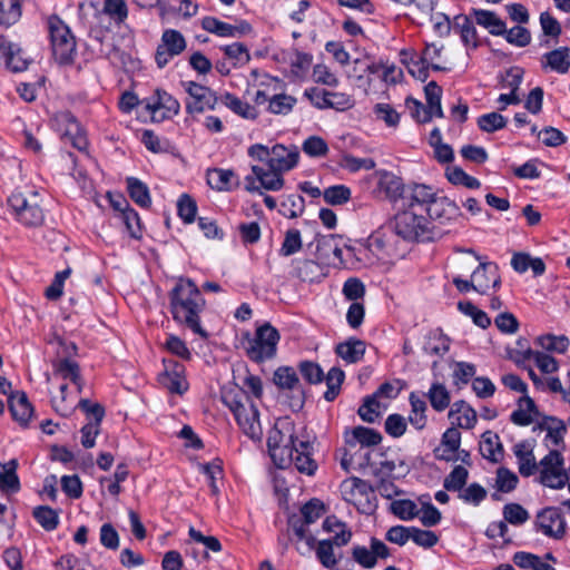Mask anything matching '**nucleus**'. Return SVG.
I'll use <instances>...</instances> for the list:
<instances>
[{"label": "nucleus", "instance_id": "obj_1", "mask_svg": "<svg viewBox=\"0 0 570 570\" xmlns=\"http://www.w3.org/2000/svg\"><path fill=\"white\" fill-rule=\"evenodd\" d=\"M168 297L173 320L200 337L207 338L208 333L200 325V314L205 309L206 301L195 282L180 277L169 292Z\"/></svg>", "mask_w": 570, "mask_h": 570}, {"label": "nucleus", "instance_id": "obj_2", "mask_svg": "<svg viewBox=\"0 0 570 570\" xmlns=\"http://www.w3.org/2000/svg\"><path fill=\"white\" fill-rule=\"evenodd\" d=\"M386 232L394 233L406 242H433L441 237L432 222L417 210H400L384 226L380 227L372 236L371 242L379 248H385L390 245V238Z\"/></svg>", "mask_w": 570, "mask_h": 570}, {"label": "nucleus", "instance_id": "obj_3", "mask_svg": "<svg viewBox=\"0 0 570 570\" xmlns=\"http://www.w3.org/2000/svg\"><path fill=\"white\" fill-rule=\"evenodd\" d=\"M223 403L233 412L240 430L253 441H261L263 429L259 421V412L249 397L238 389L224 390Z\"/></svg>", "mask_w": 570, "mask_h": 570}, {"label": "nucleus", "instance_id": "obj_4", "mask_svg": "<svg viewBox=\"0 0 570 570\" xmlns=\"http://www.w3.org/2000/svg\"><path fill=\"white\" fill-rule=\"evenodd\" d=\"M47 26L55 60L59 65L72 63L77 45L70 28L57 14H52L48 18Z\"/></svg>", "mask_w": 570, "mask_h": 570}, {"label": "nucleus", "instance_id": "obj_5", "mask_svg": "<svg viewBox=\"0 0 570 570\" xmlns=\"http://www.w3.org/2000/svg\"><path fill=\"white\" fill-rule=\"evenodd\" d=\"M281 335L269 323L258 326L252 338L244 343L246 355L256 363L272 360L277 352Z\"/></svg>", "mask_w": 570, "mask_h": 570}, {"label": "nucleus", "instance_id": "obj_6", "mask_svg": "<svg viewBox=\"0 0 570 570\" xmlns=\"http://www.w3.org/2000/svg\"><path fill=\"white\" fill-rule=\"evenodd\" d=\"M299 439L294 435V425L284 423L281 426L276 424L268 433L267 448L269 455L279 469H285L291 464V448Z\"/></svg>", "mask_w": 570, "mask_h": 570}, {"label": "nucleus", "instance_id": "obj_7", "mask_svg": "<svg viewBox=\"0 0 570 570\" xmlns=\"http://www.w3.org/2000/svg\"><path fill=\"white\" fill-rule=\"evenodd\" d=\"M9 206L17 219L27 227H38L45 222V213L40 205L38 191L30 190L27 195L16 191L8 198Z\"/></svg>", "mask_w": 570, "mask_h": 570}, {"label": "nucleus", "instance_id": "obj_8", "mask_svg": "<svg viewBox=\"0 0 570 570\" xmlns=\"http://www.w3.org/2000/svg\"><path fill=\"white\" fill-rule=\"evenodd\" d=\"M539 482L551 489H562L568 482V471L564 469V459L558 450H550L538 466Z\"/></svg>", "mask_w": 570, "mask_h": 570}, {"label": "nucleus", "instance_id": "obj_9", "mask_svg": "<svg viewBox=\"0 0 570 570\" xmlns=\"http://www.w3.org/2000/svg\"><path fill=\"white\" fill-rule=\"evenodd\" d=\"M343 499L353 504L360 512L368 513L374 509L371 502L373 490L371 485L356 476L348 478L341 483Z\"/></svg>", "mask_w": 570, "mask_h": 570}, {"label": "nucleus", "instance_id": "obj_10", "mask_svg": "<svg viewBox=\"0 0 570 570\" xmlns=\"http://www.w3.org/2000/svg\"><path fill=\"white\" fill-rule=\"evenodd\" d=\"M273 382L279 390L291 392L288 405L293 411L297 412L303 409L305 403V392L293 367H278L274 372Z\"/></svg>", "mask_w": 570, "mask_h": 570}, {"label": "nucleus", "instance_id": "obj_11", "mask_svg": "<svg viewBox=\"0 0 570 570\" xmlns=\"http://www.w3.org/2000/svg\"><path fill=\"white\" fill-rule=\"evenodd\" d=\"M181 86L191 99L186 104V111L190 115L214 110L219 104V97L206 86L195 81H183Z\"/></svg>", "mask_w": 570, "mask_h": 570}, {"label": "nucleus", "instance_id": "obj_12", "mask_svg": "<svg viewBox=\"0 0 570 570\" xmlns=\"http://www.w3.org/2000/svg\"><path fill=\"white\" fill-rule=\"evenodd\" d=\"M186 40L183 33L175 29H166L157 47L155 60L159 68L168 65L171 58L180 55L186 49Z\"/></svg>", "mask_w": 570, "mask_h": 570}, {"label": "nucleus", "instance_id": "obj_13", "mask_svg": "<svg viewBox=\"0 0 570 570\" xmlns=\"http://www.w3.org/2000/svg\"><path fill=\"white\" fill-rule=\"evenodd\" d=\"M343 238L330 234L316 238V258L325 265H337L343 263Z\"/></svg>", "mask_w": 570, "mask_h": 570}, {"label": "nucleus", "instance_id": "obj_14", "mask_svg": "<svg viewBox=\"0 0 570 570\" xmlns=\"http://www.w3.org/2000/svg\"><path fill=\"white\" fill-rule=\"evenodd\" d=\"M376 179V188L373 190L376 195H384L391 202L402 200L406 186L401 177L387 170H377L374 173Z\"/></svg>", "mask_w": 570, "mask_h": 570}, {"label": "nucleus", "instance_id": "obj_15", "mask_svg": "<svg viewBox=\"0 0 570 570\" xmlns=\"http://www.w3.org/2000/svg\"><path fill=\"white\" fill-rule=\"evenodd\" d=\"M352 557L361 567L372 569L376 566L377 559L390 557V549L383 541L371 538L370 548L355 546L352 549Z\"/></svg>", "mask_w": 570, "mask_h": 570}, {"label": "nucleus", "instance_id": "obj_16", "mask_svg": "<svg viewBox=\"0 0 570 570\" xmlns=\"http://www.w3.org/2000/svg\"><path fill=\"white\" fill-rule=\"evenodd\" d=\"M202 28L207 32L226 38H239L253 31L252 24L246 20H239L236 24H230L210 16L203 18Z\"/></svg>", "mask_w": 570, "mask_h": 570}, {"label": "nucleus", "instance_id": "obj_17", "mask_svg": "<svg viewBox=\"0 0 570 570\" xmlns=\"http://www.w3.org/2000/svg\"><path fill=\"white\" fill-rule=\"evenodd\" d=\"M537 524L542 533L553 539H561L566 533V520L556 507L541 510L537 515Z\"/></svg>", "mask_w": 570, "mask_h": 570}, {"label": "nucleus", "instance_id": "obj_18", "mask_svg": "<svg viewBox=\"0 0 570 570\" xmlns=\"http://www.w3.org/2000/svg\"><path fill=\"white\" fill-rule=\"evenodd\" d=\"M436 193L431 186L425 184H411L405 188L403 196V207L412 210H426L435 198Z\"/></svg>", "mask_w": 570, "mask_h": 570}, {"label": "nucleus", "instance_id": "obj_19", "mask_svg": "<svg viewBox=\"0 0 570 570\" xmlns=\"http://www.w3.org/2000/svg\"><path fill=\"white\" fill-rule=\"evenodd\" d=\"M299 159L298 148L294 145H274L271 148V156L267 159V167L281 173H286L296 167Z\"/></svg>", "mask_w": 570, "mask_h": 570}, {"label": "nucleus", "instance_id": "obj_20", "mask_svg": "<svg viewBox=\"0 0 570 570\" xmlns=\"http://www.w3.org/2000/svg\"><path fill=\"white\" fill-rule=\"evenodd\" d=\"M425 213L429 215L430 222L433 220L439 224L456 220L461 216V210L456 203L444 196H435Z\"/></svg>", "mask_w": 570, "mask_h": 570}, {"label": "nucleus", "instance_id": "obj_21", "mask_svg": "<svg viewBox=\"0 0 570 570\" xmlns=\"http://www.w3.org/2000/svg\"><path fill=\"white\" fill-rule=\"evenodd\" d=\"M498 265L492 262H481L478 268L472 273L474 291L480 294H487L491 287L498 288L501 278L498 273Z\"/></svg>", "mask_w": 570, "mask_h": 570}, {"label": "nucleus", "instance_id": "obj_22", "mask_svg": "<svg viewBox=\"0 0 570 570\" xmlns=\"http://www.w3.org/2000/svg\"><path fill=\"white\" fill-rule=\"evenodd\" d=\"M312 450L313 445L308 440H299L291 448V464L307 475H313L317 469V463L312 459Z\"/></svg>", "mask_w": 570, "mask_h": 570}, {"label": "nucleus", "instance_id": "obj_23", "mask_svg": "<svg viewBox=\"0 0 570 570\" xmlns=\"http://www.w3.org/2000/svg\"><path fill=\"white\" fill-rule=\"evenodd\" d=\"M145 102L146 109L151 114H156L158 110H164V118H171L180 111L179 101L161 89H157L154 96L147 98Z\"/></svg>", "mask_w": 570, "mask_h": 570}, {"label": "nucleus", "instance_id": "obj_24", "mask_svg": "<svg viewBox=\"0 0 570 570\" xmlns=\"http://www.w3.org/2000/svg\"><path fill=\"white\" fill-rule=\"evenodd\" d=\"M58 119L65 126L62 137L78 150L85 151L88 141L76 118L70 112H62Z\"/></svg>", "mask_w": 570, "mask_h": 570}, {"label": "nucleus", "instance_id": "obj_25", "mask_svg": "<svg viewBox=\"0 0 570 570\" xmlns=\"http://www.w3.org/2000/svg\"><path fill=\"white\" fill-rule=\"evenodd\" d=\"M0 52L4 57L7 68L11 71L21 72L28 68L29 60L23 57L22 49L17 43L7 41L2 35H0Z\"/></svg>", "mask_w": 570, "mask_h": 570}, {"label": "nucleus", "instance_id": "obj_26", "mask_svg": "<svg viewBox=\"0 0 570 570\" xmlns=\"http://www.w3.org/2000/svg\"><path fill=\"white\" fill-rule=\"evenodd\" d=\"M9 410L14 421L21 426H28L33 415V407L24 392L17 391L9 396Z\"/></svg>", "mask_w": 570, "mask_h": 570}, {"label": "nucleus", "instance_id": "obj_27", "mask_svg": "<svg viewBox=\"0 0 570 570\" xmlns=\"http://www.w3.org/2000/svg\"><path fill=\"white\" fill-rule=\"evenodd\" d=\"M513 453L518 460L519 473L522 476H530L538 470L532 446L528 442H520L513 446Z\"/></svg>", "mask_w": 570, "mask_h": 570}, {"label": "nucleus", "instance_id": "obj_28", "mask_svg": "<svg viewBox=\"0 0 570 570\" xmlns=\"http://www.w3.org/2000/svg\"><path fill=\"white\" fill-rule=\"evenodd\" d=\"M365 351V342L355 337H351L335 347L336 354L348 364L358 363L364 357Z\"/></svg>", "mask_w": 570, "mask_h": 570}, {"label": "nucleus", "instance_id": "obj_29", "mask_svg": "<svg viewBox=\"0 0 570 570\" xmlns=\"http://www.w3.org/2000/svg\"><path fill=\"white\" fill-rule=\"evenodd\" d=\"M539 415V410L534 401L523 395L518 401V409L512 412L510 420L513 424L519 426H527L533 422V417Z\"/></svg>", "mask_w": 570, "mask_h": 570}, {"label": "nucleus", "instance_id": "obj_30", "mask_svg": "<svg viewBox=\"0 0 570 570\" xmlns=\"http://www.w3.org/2000/svg\"><path fill=\"white\" fill-rule=\"evenodd\" d=\"M449 417L462 429H473L476 424V412L466 402L458 401L449 412Z\"/></svg>", "mask_w": 570, "mask_h": 570}, {"label": "nucleus", "instance_id": "obj_31", "mask_svg": "<svg viewBox=\"0 0 570 570\" xmlns=\"http://www.w3.org/2000/svg\"><path fill=\"white\" fill-rule=\"evenodd\" d=\"M472 14L475 22L487 29L492 36H501L505 32V22L501 20L495 12L483 9H472Z\"/></svg>", "mask_w": 570, "mask_h": 570}, {"label": "nucleus", "instance_id": "obj_32", "mask_svg": "<svg viewBox=\"0 0 570 570\" xmlns=\"http://www.w3.org/2000/svg\"><path fill=\"white\" fill-rule=\"evenodd\" d=\"M252 171L256 176L262 189L277 191L284 186L283 173L275 169H264L258 165L252 166Z\"/></svg>", "mask_w": 570, "mask_h": 570}, {"label": "nucleus", "instance_id": "obj_33", "mask_svg": "<svg viewBox=\"0 0 570 570\" xmlns=\"http://www.w3.org/2000/svg\"><path fill=\"white\" fill-rule=\"evenodd\" d=\"M18 461L10 460L0 463V490L4 493H17L20 490V481L17 475Z\"/></svg>", "mask_w": 570, "mask_h": 570}, {"label": "nucleus", "instance_id": "obj_34", "mask_svg": "<svg viewBox=\"0 0 570 570\" xmlns=\"http://www.w3.org/2000/svg\"><path fill=\"white\" fill-rule=\"evenodd\" d=\"M288 525L299 541H305V550L301 547L296 548L301 554H305L314 549L316 540L312 534L307 533L306 528L308 524L305 523V520L302 517L296 514L291 515L288 518Z\"/></svg>", "mask_w": 570, "mask_h": 570}, {"label": "nucleus", "instance_id": "obj_35", "mask_svg": "<svg viewBox=\"0 0 570 570\" xmlns=\"http://www.w3.org/2000/svg\"><path fill=\"white\" fill-rule=\"evenodd\" d=\"M453 30L458 31L465 46L478 47V35L472 20L464 14L454 17Z\"/></svg>", "mask_w": 570, "mask_h": 570}, {"label": "nucleus", "instance_id": "obj_36", "mask_svg": "<svg viewBox=\"0 0 570 570\" xmlns=\"http://www.w3.org/2000/svg\"><path fill=\"white\" fill-rule=\"evenodd\" d=\"M219 104L229 108L236 115L245 118V119H255L257 117V111L255 107L250 106L248 102L242 101L236 96L225 92L219 96Z\"/></svg>", "mask_w": 570, "mask_h": 570}, {"label": "nucleus", "instance_id": "obj_37", "mask_svg": "<svg viewBox=\"0 0 570 570\" xmlns=\"http://www.w3.org/2000/svg\"><path fill=\"white\" fill-rule=\"evenodd\" d=\"M547 67L559 73H567L570 69V49L560 47L544 55Z\"/></svg>", "mask_w": 570, "mask_h": 570}, {"label": "nucleus", "instance_id": "obj_38", "mask_svg": "<svg viewBox=\"0 0 570 570\" xmlns=\"http://www.w3.org/2000/svg\"><path fill=\"white\" fill-rule=\"evenodd\" d=\"M126 183L130 198L140 207L148 208L151 199L147 185L136 177H128Z\"/></svg>", "mask_w": 570, "mask_h": 570}, {"label": "nucleus", "instance_id": "obj_39", "mask_svg": "<svg viewBox=\"0 0 570 570\" xmlns=\"http://www.w3.org/2000/svg\"><path fill=\"white\" fill-rule=\"evenodd\" d=\"M482 443L480 445L481 454L484 459L491 462H498L502 456V444L499 442V436L491 431L482 434Z\"/></svg>", "mask_w": 570, "mask_h": 570}, {"label": "nucleus", "instance_id": "obj_40", "mask_svg": "<svg viewBox=\"0 0 570 570\" xmlns=\"http://www.w3.org/2000/svg\"><path fill=\"white\" fill-rule=\"evenodd\" d=\"M411 413L410 423L416 429L422 430L426 425L425 411L428 409L425 401L414 392L410 394Z\"/></svg>", "mask_w": 570, "mask_h": 570}, {"label": "nucleus", "instance_id": "obj_41", "mask_svg": "<svg viewBox=\"0 0 570 570\" xmlns=\"http://www.w3.org/2000/svg\"><path fill=\"white\" fill-rule=\"evenodd\" d=\"M535 343L547 352L563 354L569 347V338L566 335L544 334L535 338Z\"/></svg>", "mask_w": 570, "mask_h": 570}, {"label": "nucleus", "instance_id": "obj_42", "mask_svg": "<svg viewBox=\"0 0 570 570\" xmlns=\"http://www.w3.org/2000/svg\"><path fill=\"white\" fill-rule=\"evenodd\" d=\"M423 350L431 356H443L450 350V340L440 332H432L428 336Z\"/></svg>", "mask_w": 570, "mask_h": 570}, {"label": "nucleus", "instance_id": "obj_43", "mask_svg": "<svg viewBox=\"0 0 570 570\" xmlns=\"http://www.w3.org/2000/svg\"><path fill=\"white\" fill-rule=\"evenodd\" d=\"M345 374L340 367H332L326 376H324L327 390L324 393V399L327 402H333L341 392V386L344 382Z\"/></svg>", "mask_w": 570, "mask_h": 570}, {"label": "nucleus", "instance_id": "obj_44", "mask_svg": "<svg viewBox=\"0 0 570 570\" xmlns=\"http://www.w3.org/2000/svg\"><path fill=\"white\" fill-rule=\"evenodd\" d=\"M21 17L19 0H0V24L8 28L14 24Z\"/></svg>", "mask_w": 570, "mask_h": 570}, {"label": "nucleus", "instance_id": "obj_45", "mask_svg": "<svg viewBox=\"0 0 570 570\" xmlns=\"http://www.w3.org/2000/svg\"><path fill=\"white\" fill-rule=\"evenodd\" d=\"M426 396L431 403V406L438 412L444 411L450 405V392L443 384L439 382H435L431 385Z\"/></svg>", "mask_w": 570, "mask_h": 570}, {"label": "nucleus", "instance_id": "obj_46", "mask_svg": "<svg viewBox=\"0 0 570 570\" xmlns=\"http://www.w3.org/2000/svg\"><path fill=\"white\" fill-rule=\"evenodd\" d=\"M235 174L230 169L214 168L207 173L208 185L216 190H229Z\"/></svg>", "mask_w": 570, "mask_h": 570}, {"label": "nucleus", "instance_id": "obj_47", "mask_svg": "<svg viewBox=\"0 0 570 570\" xmlns=\"http://www.w3.org/2000/svg\"><path fill=\"white\" fill-rule=\"evenodd\" d=\"M55 374L63 380L78 381L80 375L79 364L69 357H60L52 363Z\"/></svg>", "mask_w": 570, "mask_h": 570}, {"label": "nucleus", "instance_id": "obj_48", "mask_svg": "<svg viewBox=\"0 0 570 570\" xmlns=\"http://www.w3.org/2000/svg\"><path fill=\"white\" fill-rule=\"evenodd\" d=\"M513 562L522 569H532V570H554L552 566L546 563L541 560V558L537 554L529 552H515L513 556Z\"/></svg>", "mask_w": 570, "mask_h": 570}, {"label": "nucleus", "instance_id": "obj_49", "mask_svg": "<svg viewBox=\"0 0 570 570\" xmlns=\"http://www.w3.org/2000/svg\"><path fill=\"white\" fill-rule=\"evenodd\" d=\"M33 518L47 531L55 530L59 524V515L48 505H39L33 509Z\"/></svg>", "mask_w": 570, "mask_h": 570}, {"label": "nucleus", "instance_id": "obj_50", "mask_svg": "<svg viewBox=\"0 0 570 570\" xmlns=\"http://www.w3.org/2000/svg\"><path fill=\"white\" fill-rule=\"evenodd\" d=\"M296 98L286 94L271 97L267 110L274 115H288L296 105Z\"/></svg>", "mask_w": 570, "mask_h": 570}, {"label": "nucleus", "instance_id": "obj_51", "mask_svg": "<svg viewBox=\"0 0 570 570\" xmlns=\"http://www.w3.org/2000/svg\"><path fill=\"white\" fill-rule=\"evenodd\" d=\"M469 471L462 465H455L444 479L443 487L446 491L460 492L466 484Z\"/></svg>", "mask_w": 570, "mask_h": 570}, {"label": "nucleus", "instance_id": "obj_52", "mask_svg": "<svg viewBox=\"0 0 570 570\" xmlns=\"http://www.w3.org/2000/svg\"><path fill=\"white\" fill-rule=\"evenodd\" d=\"M315 553L317 560L326 569L334 568L338 562V559L334 554V547L332 540L318 541L317 546L315 547Z\"/></svg>", "mask_w": 570, "mask_h": 570}, {"label": "nucleus", "instance_id": "obj_53", "mask_svg": "<svg viewBox=\"0 0 570 570\" xmlns=\"http://www.w3.org/2000/svg\"><path fill=\"white\" fill-rule=\"evenodd\" d=\"M281 213L288 218L301 216L305 208V199L297 194L287 195L281 203Z\"/></svg>", "mask_w": 570, "mask_h": 570}, {"label": "nucleus", "instance_id": "obj_54", "mask_svg": "<svg viewBox=\"0 0 570 570\" xmlns=\"http://www.w3.org/2000/svg\"><path fill=\"white\" fill-rule=\"evenodd\" d=\"M458 308L466 316H470L473 321V323L485 330L490 326L491 320L487 315L485 312L479 309L473 303L471 302H459Z\"/></svg>", "mask_w": 570, "mask_h": 570}, {"label": "nucleus", "instance_id": "obj_55", "mask_svg": "<svg viewBox=\"0 0 570 570\" xmlns=\"http://www.w3.org/2000/svg\"><path fill=\"white\" fill-rule=\"evenodd\" d=\"M222 50L228 59L234 60V67L245 66L250 61L247 47L240 42L224 46Z\"/></svg>", "mask_w": 570, "mask_h": 570}, {"label": "nucleus", "instance_id": "obj_56", "mask_svg": "<svg viewBox=\"0 0 570 570\" xmlns=\"http://www.w3.org/2000/svg\"><path fill=\"white\" fill-rule=\"evenodd\" d=\"M525 357L533 358L535 365L539 367V370L542 373H546V374L554 373L559 368L558 361L554 357H552L543 352L532 351V350L528 348L527 353H525Z\"/></svg>", "mask_w": 570, "mask_h": 570}, {"label": "nucleus", "instance_id": "obj_57", "mask_svg": "<svg viewBox=\"0 0 570 570\" xmlns=\"http://www.w3.org/2000/svg\"><path fill=\"white\" fill-rule=\"evenodd\" d=\"M323 197L330 205H343L351 199V189L345 185H334L323 191Z\"/></svg>", "mask_w": 570, "mask_h": 570}, {"label": "nucleus", "instance_id": "obj_58", "mask_svg": "<svg viewBox=\"0 0 570 570\" xmlns=\"http://www.w3.org/2000/svg\"><path fill=\"white\" fill-rule=\"evenodd\" d=\"M446 178L450 183L453 185H462L469 189H476L480 187V181L468 175L462 168L460 167H451L446 169Z\"/></svg>", "mask_w": 570, "mask_h": 570}, {"label": "nucleus", "instance_id": "obj_59", "mask_svg": "<svg viewBox=\"0 0 570 570\" xmlns=\"http://www.w3.org/2000/svg\"><path fill=\"white\" fill-rule=\"evenodd\" d=\"M178 216L185 224H191L197 214V204L188 194H183L177 202Z\"/></svg>", "mask_w": 570, "mask_h": 570}, {"label": "nucleus", "instance_id": "obj_60", "mask_svg": "<svg viewBox=\"0 0 570 570\" xmlns=\"http://www.w3.org/2000/svg\"><path fill=\"white\" fill-rule=\"evenodd\" d=\"M391 511L394 515L405 521L419 515L416 504L409 499L393 501L391 503Z\"/></svg>", "mask_w": 570, "mask_h": 570}, {"label": "nucleus", "instance_id": "obj_61", "mask_svg": "<svg viewBox=\"0 0 570 570\" xmlns=\"http://www.w3.org/2000/svg\"><path fill=\"white\" fill-rule=\"evenodd\" d=\"M478 126L482 131L493 132L507 126V119L499 112H490L478 118Z\"/></svg>", "mask_w": 570, "mask_h": 570}, {"label": "nucleus", "instance_id": "obj_62", "mask_svg": "<svg viewBox=\"0 0 570 570\" xmlns=\"http://www.w3.org/2000/svg\"><path fill=\"white\" fill-rule=\"evenodd\" d=\"M357 413L363 421L374 423L381 414L377 399L373 394L365 396Z\"/></svg>", "mask_w": 570, "mask_h": 570}, {"label": "nucleus", "instance_id": "obj_63", "mask_svg": "<svg viewBox=\"0 0 570 570\" xmlns=\"http://www.w3.org/2000/svg\"><path fill=\"white\" fill-rule=\"evenodd\" d=\"M303 151L309 157H324L328 153L327 142L320 136H309L302 145Z\"/></svg>", "mask_w": 570, "mask_h": 570}, {"label": "nucleus", "instance_id": "obj_64", "mask_svg": "<svg viewBox=\"0 0 570 570\" xmlns=\"http://www.w3.org/2000/svg\"><path fill=\"white\" fill-rule=\"evenodd\" d=\"M302 248V238L298 229H288L279 249V254L284 257L294 255Z\"/></svg>", "mask_w": 570, "mask_h": 570}]
</instances>
